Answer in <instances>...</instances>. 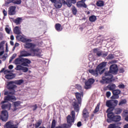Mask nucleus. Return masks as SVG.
Returning a JSON list of instances; mask_svg holds the SVG:
<instances>
[{
    "instance_id": "nucleus-46",
    "label": "nucleus",
    "mask_w": 128,
    "mask_h": 128,
    "mask_svg": "<svg viewBox=\"0 0 128 128\" xmlns=\"http://www.w3.org/2000/svg\"><path fill=\"white\" fill-rule=\"evenodd\" d=\"M108 128H116V125L114 124H110L108 126Z\"/></svg>"
},
{
    "instance_id": "nucleus-61",
    "label": "nucleus",
    "mask_w": 128,
    "mask_h": 128,
    "mask_svg": "<svg viewBox=\"0 0 128 128\" xmlns=\"http://www.w3.org/2000/svg\"><path fill=\"white\" fill-rule=\"evenodd\" d=\"M69 2H70L72 4H76V0H68Z\"/></svg>"
},
{
    "instance_id": "nucleus-25",
    "label": "nucleus",
    "mask_w": 128,
    "mask_h": 128,
    "mask_svg": "<svg viewBox=\"0 0 128 128\" xmlns=\"http://www.w3.org/2000/svg\"><path fill=\"white\" fill-rule=\"evenodd\" d=\"M30 54L28 52L26 51H22L20 52V56L22 58V56H30Z\"/></svg>"
},
{
    "instance_id": "nucleus-20",
    "label": "nucleus",
    "mask_w": 128,
    "mask_h": 128,
    "mask_svg": "<svg viewBox=\"0 0 128 128\" xmlns=\"http://www.w3.org/2000/svg\"><path fill=\"white\" fill-rule=\"evenodd\" d=\"M94 52L96 54V56L100 58V56H102V51L98 50V48H95L94 49Z\"/></svg>"
},
{
    "instance_id": "nucleus-63",
    "label": "nucleus",
    "mask_w": 128,
    "mask_h": 128,
    "mask_svg": "<svg viewBox=\"0 0 128 128\" xmlns=\"http://www.w3.org/2000/svg\"><path fill=\"white\" fill-rule=\"evenodd\" d=\"M10 38L11 40H14V35H11Z\"/></svg>"
},
{
    "instance_id": "nucleus-29",
    "label": "nucleus",
    "mask_w": 128,
    "mask_h": 128,
    "mask_svg": "<svg viewBox=\"0 0 128 128\" xmlns=\"http://www.w3.org/2000/svg\"><path fill=\"white\" fill-rule=\"evenodd\" d=\"M12 121H8V122H6L5 125L4 126V128H12Z\"/></svg>"
},
{
    "instance_id": "nucleus-30",
    "label": "nucleus",
    "mask_w": 128,
    "mask_h": 128,
    "mask_svg": "<svg viewBox=\"0 0 128 128\" xmlns=\"http://www.w3.org/2000/svg\"><path fill=\"white\" fill-rule=\"evenodd\" d=\"M4 72V74H8L10 73L11 71L8 70H4V68H2L0 71V74Z\"/></svg>"
},
{
    "instance_id": "nucleus-9",
    "label": "nucleus",
    "mask_w": 128,
    "mask_h": 128,
    "mask_svg": "<svg viewBox=\"0 0 128 128\" xmlns=\"http://www.w3.org/2000/svg\"><path fill=\"white\" fill-rule=\"evenodd\" d=\"M94 80L92 78H90L88 80V81H86L85 82V88L86 90H88V88H92V84H94Z\"/></svg>"
},
{
    "instance_id": "nucleus-11",
    "label": "nucleus",
    "mask_w": 128,
    "mask_h": 128,
    "mask_svg": "<svg viewBox=\"0 0 128 128\" xmlns=\"http://www.w3.org/2000/svg\"><path fill=\"white\" fill-rule=\"evenodd\" d=\"M16 6H10L8 8V14L9 16H14L16 14Z\"/></svg>"
},
{
    "instance_id": "nucleus-64",
    "label": "nucleus",
    "mask_w": 128,
    "mask_h": 128,
    "mask_svg": "<svg viewBox=\"0 0 128 128\" xmlns=\"http://www.w3.org/2000/svg\"><path fill=\"white\" fill-rule=\"evenodd\" d=\"M124 128H128V124L124 125Z\"/></svg>"
},
{
    "instance_id": "nucleus-57",
    "label": "nucleus",
    "mask_w": 128,
    "mask_h": 128,
    "mask_svg": "<svg viewBox=\"0 0 128 128\" xmlns=\"http://www.w3.org/2000/svg\"><path fill=\"white\" fill-rule=\"evenodd\" d=\"M18 128V124H12L10 128Z\"/></svg>"
},
{
    "instance_id": "nucleus-8",
    "label": "nucleus",
    "mask_w": 128,
    "mask_h": 128,
    "mask_svg": "<svg viewBox=\"0 0 128 128\" xmlns=\"http://www.w3.org/2000/svg\"><path fill=\"white\" fill-rule=\"evenodd\" d=\"M16 100V96L8 95L4 97V100L1 102V104H4L6 102H11V100Z\"/></svg>"
},
{
    "instance_id": "nucleus-6",
    "label": "nucleus",
    "mask_w": 128,
    "mask_h": 128,
    "mask_svg": "<svg viewBox=\"0 0 128 128\" xmlns=\"http://www.w3.org/2000/svg\"><path fill=\"white\" fill-rule=\"evenodd\" d=\"M71 116L68 115L66 118L67 124L69 128L72 126V122H74V119L76 118V112L74 110H72L71 112Z\"/></svg>"
},
{
    "instance_id": "nucleus-38",
    "label": "nucleus",
    "mask_w": 128,
    "mask_h": 128,
    "mask_svg": "<svg viewBox=\"0 0 128 128\" xmlns=\"http://www.w3.org/2000/svg\"><path fill=\"white\" fill-rule=\"evenodd\" d=\"M42 120H40L38 122H37L36 124H35V128H38L40 124H42Z\"/></svg>"
},
{
    "instance_id": "nucleus-58",
    "label": "nucleus",
    "mask_w": 128,
    "mask_h": 128,
    "mask_svg": "<svg viewBox=\"0 0 128 128\" xmlns=\"http://www.w3.org/2000/svg\"><path fill=\"white\" fill-rule=\"evenodd\" d=\"M118 86L120 88H124V84H120Z\"/></svg>"
},
{
    "instance_id": "nucleus-27",
    "label": "nucleus",
    "mask_w": 128,
    "mask_h": 128,
    "mask_svg": "<svg viewBox=\"0 0 128 128\" xmlns=\"http://www.w3.org/2000/svg\"><path fill=\"white\" fill-rule=\"evenodd\" d=\"M76 88L82 94H84V90H82V87L80 84H76Z\"/></svg>"
},
{
    "instance_id": "nucleus-54",
    "label": "nucleus",
    "mask_w": 128,
    "mask_h": 128,
    "mask_svg": "<svg viewBox=\"0 0 128 128\" xmlns=\"http://www.w3.org/2000/svg\"><path fill=\"white\" fill-rule=\"evenodd\" d=\"M14 106H16L17 108L18 106H20V103L18 102H14Z\"/></svg>"
},
{
    "instance_id": "nucleus-50",
    "label": "nucleus",
    "mask_w": 128,
    "mask_h": 128,
    "mask_svg": "<svg viewBox=\"0 0 128 128\" xmlns=\"http://www.w3.org/2000/svg\"><path fill=\"white\" fill-rule=\"evenodd\" d=\"M61 128H68V124H62V126H60Z\"/></svg>"
},
{
    "instance_id": "nucleus-3",
    "label": "nucleus",
    "mask_w": 128,
    "mask_h": 128,
    "mask_svg": "<svg viewBox=\"0 0 128 128\" xmlns=\"http://www.w3.org/2000/svg\"><path fill=\"white\" fill-rule=\"evenodd\" d=\"M108 62H102L96 66L95 70L92 69L88 70V72L91 74L92 76H98V74H102L106 72L104 68L106 66Z\"/></svg>"
},
{
    "instance_id": "nucleus-2",
    "label": "nucleus",
    "mask_w": 128,
    "mask_h": 128,
    "mask_svg": "<svg viewBox=\"0 0 128 128\" xmlns=\"http://www.w3.org/2000/svg\"><path fill=\"white\" fill-rule=\"evenodd\" d=\"M118 65L112 64L110 66V70L106 71L104 73V76H102V80H100V83L102 84H110L114 80V76L112 74H118Z\"/></svg>"
},
{
    "instance_id": "nucleus-44",
    "label": "nucleus",
    "mask_w": 128,
    "mask_h": 128,
    "mask_svg": "<svg viewBox=\"0 0 128 128\" xmlns=\"http://www.w3.org/2000/svg\"><path fill=\"white\" fill-rule=\"evenodd\" d=\"M5 30L6 32L8 34H10V32H12V30L10 29V28H8L6 27L5 28Z\"/></svg>"
},
{
    "instance_id": "nucleus-52",
    "label": "nucleus",
    "mask_w": 128,
    "mask_h": 128,
    "mask_svg": "<svg viewBox=\"0 0 128 128\" xmlns=\"http://www.w3.org/2000/svg\"><path fill=\"white\" fill-rule=\"evenodd\" d=\"M112 94V93H110V92H107L106 93V98H110V96Z\"/></svg>"
},
{
    "instance_id": "nucleus-14",
    "label": "nucleus",
    "mask_w": 128,
    "mask_h": 128,
    "mask_svg": "<svg viewBox=\"0 0 128 128\" xmlns=\"http://www.w3.org/2000/svg\"><path fill=\"white\" fill-rule=\"evenodd\" d=\"M32 64L30 60L28 58H23L21 66H28V64Z\"/></svg>"
},
{
    "instance_id": "nucleus-1",
    "label": "nucleus",
    "mask_w": 128,
    "mask_h": 128,
    "mask_svg": "<svg viewBox=\"0 0 128 128\" xmlns=\"http://www.w3.org/2000/svg\"><path fill=\"white\" fill-rule=\"evenodd\" d=\"M16 38L19 42H26V44L24 45V48L30 49V52L34 54V56H40V54H38V52H40V48H36V44L33 42H32V39L25 38L21 35L17 36H16Z\"/></svg>"
},
{
    "instance_id": "nucleus-59",
    "label": "nucleus",
    "mask_w": 128,
    "mask_h": 128,
    "mask_svg": "<svg viewBox=\"0 0 128 128\" xmlns=\"http://www.w3.org/2000/svg\"><path fill=\"white\" fill-rule=\"evenodd\" d=\"M77 126L78 128H80V126H82V122H78V123H77Z\"/></svg>"
},
{
    "instance_id": "nucleus-12",
    "label": "nucleus",
    "mask_w": 128,
    "mask_h": 128,
    "mask_svg": "<svg viewBox=\"0 0 128 128\" xmlns=\"http://www.w3.org/2000/svg\"><path fill=\"white\" fill-rule=\"evenodd\" d=\"M14 84V81H10L8 82L7 86L9 90H16V88H18V86H16V85L13 84Z\"/></svg>"
},
{
    "instance_id": "nucleus-19",
    "label": "nucleus",
    "mask_w": 128,
    "mask_h": 128,
    "mask_svg": "<svg viewBox=\"0 0 128 128\" xmlns=\"http://www.w3.org/2000/svg\"><path fill=\"white\" fill-rule=\"evenodd\" d=\"M23 59L24 58L19 56L18 58H16L14 60L16 64H22Z\"/></svg>"
},
{
    "instance_id": "nucleus-10",
    "label": "nucleus",
    "mask_w": 128,
    "mask_h": 128,
    "mask_svg": "<svg viewBox=\"0 0 128 128\" xmlns=\"http://www.w3.org/2000/svg\"><path fill=\"white\" fill-rule=\"evenodd\" d=\"M113 96H112L111 98L118 99L119 98L120 96H118L120 94V90H115L112 91Z\"/></svg>"
},
{
    "instance_id": "nucleus-53",
    "label": "nucleus",
    "mask_w": 128,
    "mask_h": 128,
    "mask_svg": "<svg viewBox=\"0 0 128 128\" xmlns=\"http://www.w3.org/2000/svg\"><path fill=\"white\" fill-rule=\"evenodd\" d=\"M14 0H7V2H6V4H11V2H12V4H14Z\"/></svg>"
},
{
    "instance_id": "nucleus-22",
    "label": "nucleus",
    "mask_w": 128,
    "mask_h": 128,
    "mask_svg": "<svg viewBox=\"0 0 128 128\" xmlns=\"http://www.w3.org/2000/svg\"><path fill=\"white\" fill-rule=\"evenodd\" d=\"M55 29L57 32H62V26L60 24L58 23L55 24Z\"/></svg>"
},
{
    "instance_id": "nucleus-15",
    "label": "nucleus",
    "mask_w": 128,
    "mask_h": 128,
    "mask_svg": "<svg viewBox=\"0 0 128 128\" xmlns=\"http://www.w3.org/2000/svg\"><path fill=\"white\" fill-rule=\"evenodd\" d=\"M112 112V110L109 111L108 112H106V114H108L107 116L108 118H110L107 120L108 122H110V120H112L114 116V114Z\"/></svg>"
},
{
    "instance_id": "nucleus-35",
    "label": "nucleus",
    "mask_w": 128,
    "mask_h": 128,
    "mask_svg": "<svg viewBox=\"0 0 128 128\" xmlns=\"http://www.w3.org/2000/svg\"><path fill=\"white\" fill-rule=\"evenodd\" d=\"M6 44L5 41H2L0 42V50H4V46Z\"/></svg>"
},
{
    "instance_id": "nucleus-55",
    "label": "nucleus",
    "mask_w": 128,
    "mask_h": 128,
    "mask_svg": "<svg viewBox=\"0 0 128 128\" xmlns=\"http://www.w3.org/2000/svg\"><path fill=\"white\" fill-rule=\"evenodd\" d=\"M82 4H82V8H88V6L86 4V3L84 2H82Z\"/></svg>"
},
{
    "instance_id": "nucleus-40",
    "label": "nucleus",
    "mask_w": 128,
    "mask_h": 128,
    "mask_svg": "<svg viewBox=\"0 0 128 128\" xmlns=\"http://www.w3.org/2000/svg\"><path fill=\"white\" fill-rule=\"evenodd\" d=\"M83 4L84 3H82V1H78L77 2L76 6L78 8H82V6Z\"/></svg>"
},
{
    "instance_id": "nucleus-56",
    "label": "nucleus",
    "mask_w": 128,
    "mask_h": 128,
    "mask_svg": "<svg viewBox=\"0 0 128 128\" xmlns=\"http://www.w3.org/2000/svg\"><path fill=\"white\" fill-rule=\"evenodd\" d=\"M3 14L4 16H8V12L5 10H3Z\"/></svg>"
},
{
    "instance_id": "nucleus-4",
    "label": "nucleus",
    "mask_w": 128,
    "mask_h": 128,
    "mask_svg": "<svg viewBox=\"0 0 128 128\" xmlns=\"http://www.w3.org/2000/svg\"><path fill=\"white\" fill-rule=\"evenodd\" d=\"M75 96L78 101L74 100V101L72 103V106L75 112H80V106L78 104H82V96H84V94L76 92H75Z\"/></svg>"
},
{
    "instance_id": "nucleus-23",
    "label": "nucleus",
    "mask_w": 128,
    "mask_h": 128,
    "mask_svg": "<svg viewBox=\"0 0 128 128\" xmlns=\"http://www.w3.org/2000/svg\"><path fill=\"white\" fill-rule=\"evenodd\" d=\"M13 32L15 34H22V32H20V28L18 26H16L14 28Z\"/></svg>"
},
{
    "instance_id": "nucleus-51",
    "label": "nucleus",
    "mask_w": 128,
    "mask_h": 128,
    "mask_svg": "<svg viewBox=\"0 0 128 128\" xmlns=\"http://www.w3.org/2000/svg\"><path fill=\"white\" fill-rule=\"evenodd\" d=\"M32 107L33 108L32 110L34 111L36 110V108H38V105L36 104L32 105Z\"/></svg>"
},
{
    "instance_id": "nucleus-31",
    "label": "nucleus",
    "mask_w": 128,
    "mask_h": 128,
    "mask_svg": "<svg viewBox=\"0 0 128 128\" xmlns=\"http://www.w3.org/2000/svg\"><path fill=\"white\" fill-rule=\"evenodd\" d=\"M72 13L74 16L76 15V12H78V10H76V6H72Z\"/></svg>"
},
{
    "instance_id": "nucleus-28",
    "label": "nucleus",
    "mask_w": 128,
    "mask_h": 128,
    "mask_svg": "<svg viewBox=\"0 0 128 128\" xmlns=\"http://www.w3.org/2000/svg\"><path fill=\"white\" fill-rule=\"evenodd\" d=\"M89 20L90 22H94L96 20V16L92 15L89 17Z\"/></svg>"
},
{
    "instance_id": "nucleus-5",
    "label": "nucleus",
    "mask_w": 128,
    "mask_h": 128,
    "mask_svg": "<svg viewBox=\"0 0 128 128\" xmlns=\"http://www.w3.org/2000/svg\"><path fill=\"white\" fill-rule=\"evenodd\" d=\"M118 100H108L106 102V106L108 108L107 109L106 112H108L110 111L114 110V108L118 106Z\"/></svg>"
},
{
    "instance_id": "nucleus-47",
    "label": "nucleus",
    "mask_w": 128,
    "mask_h": 128,
    "mask_svg": "<svg viewBox=\"0 0 128 128\" xmlns=\"http://www.w3.org/2000/svg\"><path fill=\"white\" fill-rule=\"evenodd\" d=\"M22 70L23 72H28V68L26 67H22Z\"/></svg>"
},
{
    "instance_id": "nucleus-32",
    "label": "nucleus",
    "mask_w": 128,
    "mask_h": 128,
    "mask_svg": "<svg viewBox=\"0 0 128 128\" xmlns=\"http://www.w3.org/2000/svg\"><path fill=\"white\" fill-rule=\"evenodd\" d=\"M23 82H24V80L21 79V80H15L14 83L15 84H17L18 86H20V84H23Z\"/></svg>"
},
{
    "instance_id": "nucleus-62",
    "label": "nucleus",
    "mask_w": 128,
    "mask_h": 128,
    "mask_svg": "<svg viewBox=\"0 0 128 128\" xmlns=\"http://www.w3.org/2000/svg\"><path fill=\"white\" fill-rule=\"evenodd\" d=\"M8 68H9V70H12V68H14V66L10 65L8 66Z\"/></svg>"
},
{
    "instance_id": "nucleus-33",
    "label": "nucleus",
    "mask_w": 128,
    "mask_h": 128,
    "mask_svg": "<svg viewBox=\"0 0 128 128\" xmlns=\"http://www.w3.org/2000/svg\"><path fill=\"white\" fill-rule=\"evenodd\" d=\"M100 103L97 104L94 111V114H96V112H98L100 111Z\"/></svg>"
},
{
    "instance_id": "nucleus-24",
    "label": "nucleus",
    "mask_w": 128,
    "mask_h": 128,
    "mask_svg": "<svg viewBox=\"0 0 128 128\" xmlns=\"http://www.w3.org/2000/svg\"><path fill=\"white\" fill-rule=\"evenodd\" d=\"M120 120H122V117H120V116H114L113 120H112V122H120Z\"/></svg>"
},
{
    "instance_id": "nucleus-21",
    "label": "nucleus",
    "mask_w": 128,
    "mask_h": 128,
    "mask_svg": "<svg viewBox=\"0 0 128 128\" xmlns=\"http://www.w3.org/2000/svg\"><path fill=\"white\" fill-rule=\"evenodd\" d=\"M107 88L109 90H116V86L115 84H110L109 85H108L106 86Z\"/></svg>"
},
{
    "instance_id": "nucleus-34",
    "label": "nucleus",
    "mask_w": 128,
    "mask_h": 128,
    "mask_svg": "<svg viewBox=\"0 0 128 128\" xmlns=\"http://www.w3.org/2000/svg\"><path fill=\"white\" fill-rule=\"evenodd\" d=\"M97 6H104V3L101 0H98L96 2V4Z\"/></svg>"
},
{
    "instance_id": "nucleus-60",
    "label": "nucleus",
    "mask_w": 128,
    "mask_h": 128,
    "mask_svg": "<svg viewBox=\"0 0 128 128\" xmlns=\"http://www.w3.org/2000/svg\"><path fill=\"white\" fill-rule=\"evenodd\" d=\"M120 72H124V70L123 69V68H120L119 69Z\"/></svg>"
},
{
    "instance_id": "nucleus-43",
    "label": "nucleus",
    "mask_w": 128,
    "mask_h": 128,
    "mask_svg": "<svg viewBox=\"0 0 128 128\" xmlns=\"http://www.w3.org/2000/svg\"><path fill=\"white\" fill-rule=\"evenodd\" d=\"M56 120H53L52 121V126H51V128H56Z\"/></svg>"
},
{
    "instance_id": "nucleus-36",
    "label": "nucleus",
    "mask_w": 128,
    "mask_h": 128,
    "mask_svg": "<svg viewBox=\"0 0 128 128\" xmlns=\"http://www.w3.org/2000/svg\"><path fill=\"white\" fill-rule=\"evenodd\" d=\"M122 110L120 108H118L115 110V114H122Z\"/></svg>"
},
{
    "instance_id": "nucleus-16",
    "label": "nucleus",
    "mask_w": 128,
    "mask_h": 128,
    "mask_svg": "<svg viewBox=\"0 0 128 128\" xmlns=\"http://www.w3.org/2000/svg\"><path fill=\"white\" fill-rule=\"evenodd\" d=\"M62 4H66L62 0H59L58 1H56L55 3H54V6L56 8H60L62 6Z\"/></svg>"
},
{
    "instance_id": "nucleus-17",
    "label": "nucleus",
    "mask_w": 128,
    "mask_h": 128,
    "mask_svg": "<svg viewBox=\"0 0 128 128\" xmlns=\"http://www.w3.org/2000/svg\"><path fill=\"white\" fill-rule=\"evenodd\" d=\"M5 78L7 80H12V78H16V74L12 73L11 72L9 74H6L5 76Z\"/></svg>"
},
{
    "instance_id": "nucleus-18",
    "label": "nucleus",
    "mask_w": 128,
    "mask_h": 128,
    "mask_svg": "<svg viewBox=\"0 0 128 128\" xmlns=\"http://www.w3.org/2000/svg\"><path fill=\"white\" fill-rule=\"evenodd\" d=\"M2 110H10V108H12V104L10 102H8L7 104H3L2 106Z\"/></svg>"
},
{
    "instance_id": "nucleus-45",
    "label": "nucleus",
    "mask_w": 128,
    "mask_h": 128,
    "mask_svg": "<svg viewBox=\"0 0 128 128\" xmlns=\"http://www.w3.org/2000/svg\"><path fill=\"white\" fill-rule=\"evenodd\" d=\"M66 4V6H68L69 8H70V6H72V2L68 0V2H66L65 1V4Z\"/></svg>"
},
{
    "instance_id": "nucleus-37",
    "label": "nucleus",
    "mask_w": 128,
    "mask_h": 128,
    "mask_svg": "<svg viewBox=\"0 0 128 128\" xmlns=\"http://www.w3.org/2000/svg\"><path fill=\"white\" fill-rule=\"evenodd\" d=\"M114 56L112 54H109L108 56L106 57V60H113Z\"/></svg>"
},
{
    "instance_id": "nucleus-26",
    "label": "nucleus",
    "mask_w": 128,
    "mask_h": 128,
    "mask_svg": "<svg viewBox=\"0 0 128 128\" xmlns=\"http://www.w3.org/2000/svg\"><path fill=\"white\" fill-rule=\"evenodd\" d=\"M22 18H18L14 20V24H16V25L20 24L22 23Z\"/></svg>"
},
{
    "instance_id": "nucleus-41",
    "label": "nucleus",
    "mask_w": 128,
    "mask_h": 128,
    "mask_svg": "<svg viewBox=\"0 0 128 128\" xmlns=\"http://www.w3.org/2000/svg\"><path fill=\"white\" fill-rule=\"evenodd\" d=\"M16 56V54H13L10 59V62H12V60H14Z\"/></svg>"
},
{
    "instance_id": "nucleus-48",
    "label": "nucleus",
    "mask_w": 128,
    "mask_h": 128,
    "mask_svg": "<svg viewBox=\"0 0 128 128\" xmlns=\"http://www.w3.org/2000/svg\"><path fill=\"white\" fill-rule=\"evenodd\" d=\"M126 104V100H123L119 103V106H122V104Z\"/></svg>"
},
{
    "instance_id": "nucleus-13",
    "label": "nucleus",
    "mask_w": 128,
    "mask_h": 128,
    "mask_svg": "<svg viewBox=\"0 0 128 128\" xmlns=\"http://www.w3.org/2000/svg\"><path fill=\"white\" fill-rule=\"evenodd\" d=\"M82 116L83 118H84V120H86V118H90V112H88V108H84L82 110Z\"/></svg>"
},
{
    "instance_id": "nucleus-39",
    "label": "nucleus",
    "mask_w": 128,
    "mask_h": 128,
    "mask_svg": "<svg viewBox=\"0 0 128 128\" xmlns=\"http://www.w3.org/2000/svg\"><path fill=\"white\" fill-rule=\"evenodd\" d=\"M13 4H22V0H14L13 2Z\"/></svg>"
},
{
    "instance_id": "nucleus-42",
    "label": "nucleus",
    "mask_w": 128,
    "mask_h": 128,
    "mask_svg": "<svg viewBox=\"0 0 128 128\" xmlns=\"http://www.w3.org/2000/svg\"><path fill=\"white\" fill-rule=\"evenodd\" d=\"M23 67H24V66H20V65H18V66H16V70H22Z\"/></svg>"
},
{
    "instance_id": "nucleus-49",
    "label": "nucleus",
    "mask_w": 128,
    "mask_h": 128,
    "mask_svg": "<svg viewBox=\"0 0 128 128\" xmlns=\"http://www.w3.org/2000/svg\"><path fill=\"white\" fill-rule=\"evenodd\" d=\"M108 54V52H102V56L103 58H106V56H107Z\"/></svg>"
},
{
    "instance_id": "nucleus-7",
    "label": "nucleus",
    "mask_w": 128,
    "mask_h": 128,
    "mask_svg": "<svg viewBox=\"0 0 128 128\" xmlns=\"http://www.w3.org/2000/svg\"><path fill=\"white\" fill-rule=\"evenodd\" d=\"M0 120L2 122H7L8 120V113L6 110H2L0 114Z\"/></svg>"
}]
</instances>
